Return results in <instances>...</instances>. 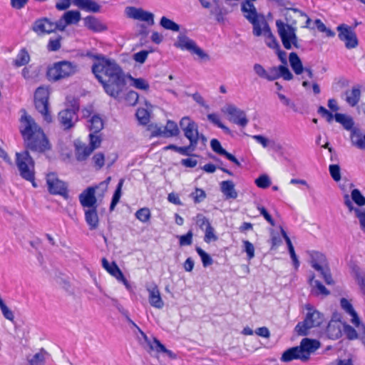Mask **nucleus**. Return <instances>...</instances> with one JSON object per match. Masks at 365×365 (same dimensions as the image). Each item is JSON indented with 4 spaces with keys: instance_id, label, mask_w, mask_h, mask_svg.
I'll return each instance as SVG.
<instances>
[{
    "instance_id": "obj_58",
    "label": "nucleus",
    "mask_w": 365,
    "mask_h": 365,
    "mask_svg": "<svg viewBox=\"0 0 365 365\" xmlns=\"http://www.w3.org/2000/svg\"><path fill=\"white\" fill-rule=\"evenodd\" d=\"M139 99V95L137 92L134 91H128L125 96V101L127 103L128 105L133 106L136 105Z\"/></svg>"
},
{
    "instance_id": "obj_8",
    "label": "nucleus",
    "mask_w": 365,
    "mask_h": 365,
    "mask_svg": "<svg viewBox=\"0 0 365 365\" xmlns=\"http://www.w3.org/2000/svg\"><path fill=\"white\" fill-rule=\"evenodd\" d=\"M339 40L344 41L345 47L348 49L354 48L359 45V40L354 28L346 24H341L336 27Z\"/></svg>"
},
{
    "instance_id": "obj_22",
    "label": "nucleus",
    "mask_w": 365,
    "mask_h": 365,
    "mask_svg": "<svg viewBox=\"0 0 365 365\" xmlns=\"http://www.w3.org/2000/svg\"><path fill=\"white\" fill-rule=\"evenodd\" d=\"M150 349L155 351L157 353H164L167 354L170 359H176L177 356L172 351L166 349V347L155 337L153 340H145Z\"/></svg>"
},
{
    "instance_id": "obj_2",
    "label": "nucleus",
    "mask_w": 365,
    "mask_h": 365,
    "mask_svg": "<svg viewBox=\"0 0 365 365\" xmlns=\"http://www.w3.org/2000/svg\"><path fill=\"white\" fill-rule=\"evenodd\" d=\"M99 60L92 66V72L101 83L105 92L115 99H118L126 81L120 66L114 61L106 58L101 54L93 56Z\"/></svg>"
},
{
    "instance_id": "obj_10",
    "label": "nucleus",
    "mask_w": 365,
    "mask_h": 365,
    "mask_svg": "<svg viewBox=\"0 0 365 365\" xmlns=\"http://www.w3.org/2000/svg\"><path fill=\"white\" fill-rule=\"evenodd\" d=\"M100 186H104V190H106L107 188L106 182H102L99 184V185L87 187L79 195V201L83 207L93 208L98 207L97 199L95 193L96 190Z\"/></svg>"
},
{
    "instance_id": "obj_4",
    "label": "nucleus",
    "mask_w": 365,
    "mask_h": 365,
    "mask_svg": "<svg viewBox=\"0 0 365 365\" xmlns=\"http://www.w3.org/2000/svg\"><path fill=\"white\" fill-rule=\"evenodd\" d=\"M77 71L76 63L68 61H61L48 66L46 71V78L50 82H57L61 79L70 77Z\"/></svg>"
},
{
    "instance_id": "obj_44",
    "label": "nucleus",
    "mask_w": 365,
    "mask_h": 365,
    "mask_svg": "<svg viewBox=\"0 0 365 365\" xmlns=\"http://www.w3.org/2000/svg\"><path fill=\"white\" fill-rule=\"evenodd\" d=\"M46 355H48V353L43 349H41L29 360L30 365H44Z\"/></svg>"
},
{
    "instance_id": "obj_25",
    "label": "nucleus",
    "mask_w": 365,
    "mask_h": 365,
    "mask_svg": "<svg viewBox=\"0 0 365 365\" xmlns=\"http://www.w3.org/2000/svg\"><path fill=\"white\" fill-rule=\"evenodd\" d=\"M334 119L337 123L341 124L344 129L351 131V136H352V131L357 130L356 128H354V120L349 115L344 113H336L334 114Z\"/></svg>"
},
{
    "instance_id": "obj_23",
    "label": "nucleus",
    "mask_w": 365,
    "mask_h": 365,
    "mask_svg": "<svg viewBox=\"0 0 365 365\" xmlns=\"http://www.w3.org/2000/svg\"><path fill=\"white\" fill-rule=\"evenodd\" d=\"M220 190L226 199H236L238 196L232 180H225L220 182Z\"/></svg>"
},
{
    "instance_id": "obj_35",
    "label": "nucleus",
    "mask_w": 365,
    "mask_h": 365,
    "mask_svg": "<svg viewBox=\"0 0 365 365\" xmlns=\"http://www.w3.org/2000/svg\"><path fill=\"white\" fill-rule=\"evenodd\" d=\"M164 128V137L165 138L178 136L180 133V130L177 123L171 120H168L167 121V124Z\"/></svg>"
},
{
    "instance_id": "obj_39",
    "label": "nucleus",
    "mask_w": 365,
    "mask_h": 365,
    "mask_svg": "<svg viewBox=\"0 0 365 365\" xmlns=\"http://www.w3.org/2000/svg\"><path fill=\"white\" fill-rule=\"evenodd\" d=\"M63 16L68 25L76 24L81 20V13L78 11L71 10L66 11Z\"/></svg>"
},
{
    "instance_id": "obj_20",
    "label": "nucleus",
    "mask_w": 365,
    "mask_h": 365,
    "mask_svg": "<svg viewBox=\"0 0 365 365\" xmlns=\"http://www.w3.org/2000/svg\"><path fill=\"white\" fill-rule=\"evenodd\" d=\"M326 333L331 339H338L342 336L341 322L336 319H331L329 322Z\"/></svg>"
},
{
    "instance_id": "obj_1",
    "label": "nucleus",
    "mask_w": 365,
    "mask_h": 365,
    "mask_svg": "<svg viewBox=\"0 0 365 365\" xmlns=\"http://www.w3.org/2000/svg\"><path fill=\"white\" fill-rule=\"evenodd\" d=\"M20 133L24 139L26 150L16 153V165L20 176L32 183L36 187L35 182V162L29 153V150L39 153H45L51 149L48 139L42 128L37 125L34 118L27 115L26 111L21 115Z\"/></svg>"
},
{
    "instance_id": "obj_34",
    "label": "nucleus",
    "mask_w": 365,
    "mask_h": 365,
    "mask_svg": "<svg viewBox=\"0 0 365 365\" xmlns=\"http://www.w3.org/2000/svg\"><path fill=\"white\" fill-rule=\"evenodd\" d=\"M30 56L26 48H21L14 60V65L16 67H21L29 63Z\"/></svg>"
},
{
    "instance_id": "obj_6",
    "label": "nucleus",
    "mask_w": 365,
    "mask_h": 365,
    "mask_svg": "<svg viewBox=\"0 0 365 365\" xmlns=\"http://www.w3.org/2000/svg\"><path fill=\"white\" fill-rule=\"evenodd\" d=\"M323 315L317 310L309 309L303 322H299L295 327V331L299 336H307L308 330L321 325Z\"/></svg>"
},
{
    "instance_id": "obj_36",
    "label": "nucleus",
    "mask_w": 365,
    "mask_h": 365,
    "mask_svg": "<svg viewBox=\"0 0 365 365\" xmlns=\"http://www.w3.org/2000/svg\"><path fill=\"white\" fill-rule=\"evenodd\" d=\"M274 4L279 7L284 8L287 11H293L295 13H299L302 16H307V14L299 9L293 8L294 3L289 0H272Z\"/></svg>"
},
{
    "instance_id": "obj_59",
    "label": "nucleus",
    "mask_w": 365,
    "mask_h": 365,
    "mask_svg": "<svg viewBox=\"0 0 365 365\" xmlns=\"http://www.w3.org/2000/svg\"><path fill=\"white\" fill-rule=\"evenodd\" d=\"M193 233L190 230L185 235L178 236L179 244L180 246L190 245L192 243Z\"/></svg>"
},
{
    "instance_id": "obj_5",
    "label": "nucleus",
    "mask_w": 365,
    "mask_h": 365,
    "mask_svg": "<svg viewBox=\"0 0 365 365\" xmlns=\"http://www.w3.org/2000/svg\"><path fill=\"white\" fill-rule=\"evenodd\" d=\"M174 46L181 50H186L192 54L197 56V59L207 62L210 61V56L203 49L199 47L197 43L185 34H180L178 40L174 43Z\"/></svg>"
},
{
    "instance_id": "obj_53",
    "label": "nucleus",
    "mask_w": 365,
    "mask_h": 365,
    "mask_svg": "<svg viewBox=\"0 0 365 365\" xmlns=\"http://www.w3.org/2000/svg\"><path fill=\"white\" fill-rule=\"evenodd\" d=\"M195 223L199 227L200 229L204 230L205 227H207L209 225H211L208 218H207L205 215L201 213L197 214L195 217Z\"/></svg>"
},
{
    "instance_id": "obj_28",
    "label": "nucleus",
    "mask_w": 365,
    "mask_h": 365,
    "mask_svg": "<svg viewBox=\"0 0 365 365\" xmlns=\"http://www.w3.org/2000/svg\"><path fill=\"white\" fill-rule=\"evenodd\" d=\"M36 110L43 116L44 120L50 123L52 117L48 110V101L34 100Z\"/></svg>"
},
{
    "instance_id": "obj_15",
    "label": "nucleus",
    "mask_w": 365,
    "mask_h": 365,
    "mask_svg": "<svg viewBox=\"0 0 365 365\" xmlns=\"http://www.w3.org/2000/svg\"><path fill=\"white\" fill-rule=\"evenodd\" d=\"M148 292V300L150 305L157 309H162L164 302L161 298L160 290L155 284H153L150 287L147 288Z\"/></svg>"
},
{
    "instance_id": "obj_26",
    "label": "nucleus",
    "mask_w": 365,
    "mask_h": 365,
    "mask_svg": "<svg viewBox=\"0 0 365 365\" xmlns=\"http://www.w3.org/2000/svg\"><path fill=\"white\" fill-rule=\"evenodd\" d=\"M21 74L26 80H37L41 74V66H26L22 69Z\"/></svg>"
},
{
    "instance_id": "obj_51",
    "label": "nucleus",
    "mask_w": 365,
    "mask_h": 365,
    "mask_svg": "<svg viewBox=\"0 0 365 365\" xmlns=\"http://www.w3.org/2000/svg\"><path fill=\"white\" fill-rule=\"evenodd\" d=\"M218 240L217 236L215 234V229L212 225H209L205 229V237L204 241L206 243H210L211 242H215Z\"/></svg>"
},
{
    "instance_id": "obj_13",
    "label": "nucleus",
    "mask_w": 365,
    "mask_h": 365,
    "mask_svg": "<svg viewBox=\"0 0 365 365\" xmlns=\"http://www.w3.org/2000/svg\"><path fill=\"white\" fill-rule=\"evenodd\" d=\"M125 11L129 18L147 22L149 26H153L155 24L154 15L151 12L134 6H128Z\"/></svg>"
},
{
    "instance_id": "obj_64",
    "label": "nucleus",
    "mask_w": 365,
    "mask_h": 365,
    "mask_svg": "<svg viewBox=\"0 0 365 365\" xmlns=\"http://www.w3.org/2000/svg\"><path fill=\"white\" fill-rule=\"evenodd\" d=\"M355 277L358 284L362 289L365 291V272H361L359 268L354 270Z\"/></svg>"
},
{
    "instance_id": "obj_49",
    "label": "nucleus",
    "mask_w": 365,
    "mask_h": 365,
    "mask_svg": "<svg viewBox=\"0 0 365 365\" xmlns=\"http://www.w3.org/2000/svg\"><path fill=\"white\" fill-rule=\"evenodd\" d=\"M136 218L142 222H147L150 218V211L148 207H143L137 210L135 214Z\"/></svg>"
},
{
    "instance_id": "obj_55",
    "label": "nucleus",
    "mask_w": 365,
    "mask_h": 365,
    "mask_svg": "<svg viewBox=\"0 0 365 365\" xmlns=\"http://www.w3.org/2000/svg\"><path fill=\"white\" fill-rule=\"evenodd\" d=\"M314 274H313L309 278L310 284H314V287L318 289L319 294L328 296L330 292L319 280H314Z\"/></svg>"
},
{
    "instance_id": "obj_48",
    "label": "nucleus",
    "mask_w": 365,
    "mask_h": 365,
    "mask_svg": "<svg viewBox=\"0 0 365 365\" xmlns=\"http://www.w3.org/2000/svg\"><path fill=\"white\" fill-rule=\"evenodd\" d=\"M190 197L193 200L195 204H197L204 201L207 195L202 189L196 187L195 191L190 194Z\"/></svg>"
},
{
    "instance_id": "obj_61",
    "label": "nucleus",
    "mask_w": 365,
    "mask_h": 365,
    "mask_svg": "<svg viewBox=\"0 0 365 365\" xmlns=\"http://www.w3.org/2000/svg\"><path fill=\"white\" fill-rule=\"evenodd\" d=\"M279 78H283L286 81L293 79V74L290 72L287 65H280L278 66Z\"/></svg>"
},
{
    "instance_id": "obj_18",
    "label": "nucleus",
    "mask_w": 365,
    "mask_h": 365,
    "mask_svg": "<svg viewBox=\"0 0 365 365\" xmlns=\"http://www.w3.org/2000/svg\"><path fill=\"white\" fill-rule=\"evenodd\" d=\"M74 148L76 159L78 162L86 160L93 151L88 145H86L79 140L74 142Z\"/></svg>"
},
{
    "instance_id": "obj_24",
    "label": "nucleus",
    "mask_w": 365,
    "mask_h": 365,
    "mask_svg": "<svg viewBox=\"0 0 365 365\" xmlns=\"http://www.w3.org/2000/svg\"><path fill=\"white\" fill-rule=\"evenodd\" d=\"M85 220L91 230H96L99 224L97 207L86 210L85 211Z\"/></svg>"
},
{
    "instance_id": "obj_50",
    "label": "nucleus",
    "mask_w": 365,
    "mask_h": 365,
    "mask_svg": "<svg viewBox=\"0 0 365 365\" xmlns=\"http://www.w3.org/2000/svg\"><path fill=\"white\" fill-rule=\"evenodd\" d=\"M351 200L359 206L365 205V197L359 189H354L351 193Z\"/></svg>"
},
{
    "instance_id": "obj_54",
    "label": "nucleus",
    "mask_w": 365,
    "mask_h": 365,
    "mask_svg": "<svg viewBox=\"0 0 365 365\" xmlns=\"http://www.w3.org/2000/svg\"><path fill=\"white\" fill-rule=\"evenodd\" d=\"M255 184L258 187L265 189L270 186L271 180L267 175H261L255 180Z\"/></svg>"
},
{
    "instance_id": "obj_62",
    "label": "nucleus",
    "mask_w": 365,
    "mask_h": 365,
    "mask_svg": "<svg viewBox=\"0 0 365 365\" xmlns=\"http://www.w3.org/2000/svg\"><path fill=\"white\" fill-rule=\"evenodd\" d=\"M130 78L133 82V86H135L138 89L147 91L149 89L148 83L142 78H135L130 76Z\"/></svg>"
},
{
    "instance_id": "obj_29",
    "label": "nucleus",
    "mask_w": 365,
    "mask_h": 365,
    "mask_svg": "<svg viewBox=\"0 0 365 365\" xmlns=\"http://www.w3.org/2000/svg\"><path fill=\"white\" fill-rule=\"evenodd\" d=\"M346 95V101L351 106H355L360 100L361 91L360 86H354L351 91H346L345 92Z\"/></svg>"
},
{
    "instance_id": "obj_63",
    "label": "nucleus",
    "mask_w": 365,
    "mask_h": 365,
    "mask_svg": "<svg viewBox=\"0 0 365 365\" xmlns=\"http://www.w3.org/2000/svg\"><path fill=\"white\" fill-rule=\"evenodd\" d=\"M184 135L186 138L196 136L198 133V125L196 123H192L190 127L187 126L184 128Z\"/></svg>"
},
{
    "instance_id": "obj_12",
    "label": "nucleus",
    "mask_w": 365,
    "mask_h": 365,
    "mask_svg": "<svg viewBox=\"0 0 365 365\" xmlns=\"http://www.w3.org/2000/svg\"><path fill=\"white\" fill-rule=\"evenodd\" d=\"M223 111L230 115L229 120L233 123L242 127H245L247 125L249 120L246 116L245 112L237 108L235 106L229 104Z\"/></svg>"
},
{
    "instance_id": "obj_31",
    "label": "nucleus",
    "mask_w": 365,
    "mask_h": 365,
    "mask_svg": "<svg viewBox=\"0 0 365 365\" xmlns=\"http://www.w3.org/2000/svg\"><path fill=\"white\" fill-rule=\"evenodd\" d=\"M103 267L112 276L115 277H123V272L115 262L110 263L106 258L102 259Z\"/></svg>"
},
{
    "instance_id": "obj_42",
    "label": "nucleus",
    "mask_w": 365,
    "mask_h": 365,
    "mask_svg": "<svg viewBox=\"0 0 365 365\" xmlns=\"http://www.w3.org/2000/svg\"><path fill=\"white\" fill-rule=\"evenodd\" d=\"M105 161V155L101 152L95 153L91 158L92 165L96 170H100L104 166Z\"/></svg>"
},
{
    "instance_id": "obj_46",
    "label": "nucleus",
    "mask_w": 365,
    "mask_h": 365,
    "mask_svg": "<svg viewBox=\"0 0 365 365\" xmlns=\"http://www.w3.org/2000/svg\"><path fill=\"white\" fill-rule=\"evenodd\" d=\"M135 116L141 125H147L150 122V113L145 108H138L135 113Z\"/></svg>"
},
{
    "instance_id": "obj_40",
    "label": "nucleus",
    "mask_w": 365,
    "mask_h": 365,
    "mask_svg": "<svg viewBox=\"0 0 365 365\" xmlns=\"http://www.w3.org/2000/svg\"><path fill=\"white\" fill-rule=\"evenodd\" d=\"M159 24L161 27L166 30L176 32L180 31V25L166 16H163Z\"/></svg>"
},
{
    "instance_id": "obj_33",
    "label": "nucleus",
    "mask_w": 365,
    "mask_h": 365,
    "mask_svg": "<svg viewBox=\"0 0 365 365\" xmlns=\"http://www.w3.org/2000/svg\"><path fill=\"white\" fill-rule=\"evenodd\" d=\"M88 123V127L91 133H98L103 128V122L99 115L92 116Z\"/></svg>"
},
{
    "instance_id": "obj_45",
    "label": "nucleus",
    "mask_w": 365,
    "mask_h": 365,
    "mask_svg": "<svg viewBox=\"0 0 365 365\" xmlns=\"http://www.w3.org/2000/svg\"><path fill=\"white\" fill-rule=\"evenodd\" d=\"M50 95L49 88L47 86H39L34 93V100L48 101Z\"/></svg>"
},
{
    "instance_id": "obj_3",
    "label": "nucleus",
    "mask_w": 365,
    "mask_h": 365,
    "mask_svg": "<svg viewBox=\"0 0 365 365\" xmlns=\"http://www.w3.org/2000/svg\"><path fill=\"white\" fill-rule=\"evenodd\" d=\"M66 107L58 114V119L64 130L73 128L78 121L80 109L79 98L75 97L66 98Z\"/></svg>"
},
{
    "instance_id": "obj_27",
    "label": "nucleus",
    "mask_w": 365,
    "mask_h": 365,
    "mask_svg": "<svg viewBox=\"0 0 365 365\" xmlns=\"http://www.w3.org/2000/svg\"><path fill=\"white\" fill-rule=\"evenodd\" d=\"M289 60L290 66L295 74L301 75L304 72V67L297 53L295 52L290 53Z\"/></svg>"
},
{
    "instance_id": "obj_57",
    "label": "nucleus",
    "mask_w": 365,
    "mask_h": 365,
    "mask_svg": "<svg viewBox=\"0 0 365 365\" xmlns=\"http://www.w3.org/2000/svg\"><path fill=\"white\" fill-rule=\"evenodd\" d=\"M243 243V251L246 252L247 259L249 260L252 259L255 257V247L248 240H242Z\"/></svg>"
},
{
    "instance_id": "obj_17",
    "label": "nucleus",
    "mask_w": 365,
    "mask_h": 365,
    "mask_svg": "<svg viewBox=\"0 0 365 365\" xmlns=\"http://www.w3.org/2000/svg\"><path fill=\"white\" fill-rule=\"evenodd\" d=\"M319 346L320 343L318 340L304 338L301 341L299 348L302 351V355L307 356V360H309L310 354L314 352Z\"/></svg>"
},
{
    "instance_id": "obj_43",
    "label": "nucleus",
    "mask_w": 365,
    "mask_h": 365,
    "mask_svg": "<svg viewBox=\"0 0 365 365\" xmlns=\"http://www.w3.org/2000/svg\"><path fill=\"white\" fill-rule=\"evenodd\" d=\"M195 250H196L197 253L199 255V256L200 257V259H201V261H202V265L204 267H207L212 264L213 259H212V257H210V255L208 253H207L205 250H203L200 247H196Z\"/></svg>"
},
{
    "instance_id": "obj_32",
    "label": "nucleus",
    "mask_w": 365,
    "mask_h": 365,
    "mask_svg": "<svg viewBox=\"0 0 365 365\" xmlns=\"http://www.w3.org/2000/svg\"><path fill=\"white\" fill-rule=\"evenodd\" d=\"M351 141L353 145L361 150H365V134L361 135L359 130L352 131Z\"/></svg>"
},
{
    "instance_id": "obj_38",
    "label": "nucleus",
    "mask_w": 365,
    "mask_h": 365,
    "mask_svg": "<svg viewBox=\"0 0 365 365\" xmlns=\"http://www.w3.org/2000/svg\"><path fill=\"white\" fill-rule=\"evenodd\" d=\"M207 118L208 120L211 122L212 124L217 125L218 128H220L224 131L225 133L227 135L232 134L231 130L220 121L217 114L209 113L207 114Z\"/></svg>"
},
{
    "instance_id": "obj_7",
    "label": "nucleus",
    "mask_w": 365,
    "mask_h": 365,
    "mask_svg": "<svg viewBox=\"0 0 365 365\" xmlns=\"http://www.w3.org/2000/svg\"><path fill=\"white\" fill-rule=\"evenodd\" d=\"M284 16L287 21V23H284L282 20L279 19L276 21V26L277 29L278 34L281 38L283 46L287 49H291L290 41L292 38V36L296 31V28L293 26L294 24H296V21L290 22L289 19L288 12L284 13Z\"/></svg>"
},
{
    "instance_id": "obj_37",
    "label": "nucleus",
    "mask_w": 365,
    "mask_h": 365,
    "mask_svg": "<svg viewBox=\"0 0 365 365\" xmlns=\"http://www.w3.org/2000/svg\"><path fill=\"white\" fill-rule=\"evenodd\" d=\"M123 182H124V180L120 179L117 185V187H116L115 190L113 195L111 202L110 205V207H109L110 211H113L115 209L116 205L119 202V200H120V198L121 194H122L121 190H122Z\"/></svg>"
},
{
    "instance_id": "obj_52",
    "label": "nucleus",
    "mask_w": 365,
    "mask_h": 365,
    "mask_svg": "<svg viewBox=\"0 0 365 365\" xmlns=\"http://www.w3.org/2000/svg\"><path fill=\"white\" fill-rule=\"evenodd\" d=\"M89 147L93 150L98 148L101 146L102 138L98 133H91L89 134Z\"/></svg>"
},
{
    "instance_id": "obj_47",
    "label": "nucleus",
    "mask_w": 365,
    "mask_h": 365,
    "mask_svg": "<svg viewBox=\"0 0 365 365\" xmlns=\"http://www.w3.org/2000/svg\"><path fill=\"white\" fill-rule=\"evenodd\" d=\"M244 17L250 23L253 22L252 21L253 20H255L256 21L259 20V19H261L262 24L264 25V21H266L264 20V15L262 14H258L257 9H252V10H250V11L245 12V14H244Z\"/></svg>"
},
{
    "instance_id": "obj_41",
    "label": "nucleus",
    "mask_w": 365,
    "mask_h": 365,
    "mask_svg": "<svg viewBox=\"0 0 365 365\" xmlns=\"http://www.w3.org/2000/svg\"><path fill=\"white\" fill-rule=\"evenodd\" d=\"M190 141V144L187 146H183L185 150V156H195L198 157L197 155L192 154V153L195 150L197 143H198V138L197 136H194L188 138Z\"/></svg>"
},
{
    "instance_id": "obj_14",
    "label": "nucleus",
    "mask_w": 365,
    "mask_h": 365,
    "mask_svg": "<svg viewBox=\"0 0 365 365\" xmlns=\"http://www.w3.org/2000/svg\"><path fill=\"white\" fill-rule=\"evenodd\" d=\"M31 29L38 35L53 33V21L46 17L38 19L34 22Z\"/></svg>"
},
{
    "instance_id": "obj_19",
    "label": "nucleus",
    "mask_w": 365,
    "mask_h": 365,
    "mask_svg": "<svg viewBox=\"0 0 365 365\" xmlns=\"http://www.w3.org/2000/svg\"><path fill=\"white\" fill-rule=\"evenodd\" d=\"M84 25L88 29L93 32H102L108 29L105 24L93 16H88L84 19Z\"/></svg>"
},
{
    "instance_id": "obj_16",
    "label": "nucleus",
    "mask_w": 365,
    "mask_h": 365,
    "mask_svg": "<svg viewBox=\"0 0 365 365\" xmlns=\"http://www.w3.org/2000/svg\"><path fill=\"white\" fill-rule=\"evenodd\" d=\"M280 359L283 362H289L294 359H300L302 361H307V356L302 355L299 346H297L285 350L282 354Z\"/></svg>"
},
{
    "instance_id": "obj_11",
    "label": "nucleus",
    "mask_w": 365,
    "mask_h": 365,
    "mask_svg": "<svg viewBox=\"0 0 365 365\" xmlns=\"http://www.w3.org/2000/svg\"><path fill=\"white\" fill-rule=\"evenodd\" d=\"M315 255L316 258H314L313 257L311 262L312 267L314 269L320 272L322 277H323L327 284H334V281L332 279L329 267L327 264L324 266L319 264L323 263V262H325V256L319 252H316Z\"/></svg>"
},
{
    "instance_id": "obj_9",
    "label": "nucleus",
    "mask_w": 365,
    "mask_h": 365,
    "mask_svg": "<svg viewBox=\"0 0 365 365\" xmlns=\"http://www.w3.org/2000/svg\"><path fill=\"white\" fill-rule=\"evenodd\" d=\"M46 183L48 190L52 195H59L67 199L68 197L66 184L59 180L55 173H51L47 175Z\"/></svg>"
},
{
    "instance_id": "obj_60",
    "label": "nucleus",
    "mask_w": 365,
    "mask_h": 365,
    "mask_svg": "<svg viewBox=\"0 0 365 365\" xmlns=\"http://www.w3.org/2000/svg\"><path fill=\"white\" fill-rule=\"evenodd\" d=\"M330 175L333 180L338 182L341 180V168L337 164L330 165L329 167Z\"/></svg>"
},
{
    "instance_id": "obj_21",
    "label": "nucleus",
    "mask_w": 365,
    "mask_h": 365,
    "mask_svg": "<svg viewBox=\"0 0 365 365\" xmlns=\"http://www.w3.org/2000/svg\"><path fill=\"white\" fill-rule=\"evenodd\" d=\"M344 205L349 208V211H354L357 218L359 220L361 230L365 232V209L361 211L359 208L354 207L353 203L348 194H345L344 196Z\"/></svg>"
},
{
    "instance_id": "obj_30",
    "label": "nucleus",
    "mask_w": 365,
    "mask_h": 365,
    "mask_svg": "<svg viewBox=\"0 0 365 365\" xmlns=\"http://www.w3.org/2000/svg\"><path fill=\"white\" fill-rule=\"evenodd\" d=\"M263 34L264 36L267 38L266 44L268 47H269L270 48H273L274 50L280 47L279 42L277 41L275 36L272 34L271 29L269 26V24H267V21H264Z\"/></svg>"
},
{
    "instance_id": "obj_56",
    "label": "nucleus",
    "mask_w": 365,
    "mask_h": 365,
    "mask_svg": "<svg viewBox=\"0 0 365 365\" xmlns=\"http://www.w3.org/2000/svg\"><path fill=\"white\" fill-rule=\"evenodd\" d=\"M62 37L58 36L56 38H50L47 45V49L49 51H57L61 48V41Z\"/></svg>"
}]
</instances>
